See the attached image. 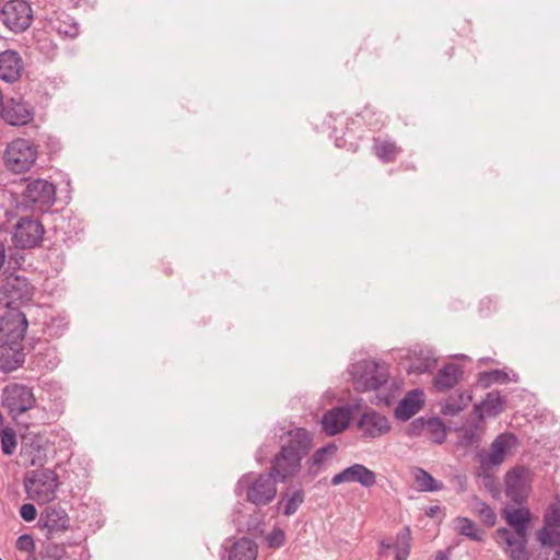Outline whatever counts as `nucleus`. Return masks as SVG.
<instances>
[{
  "label": "nucleus",
  "instance_id": "6e6d98bb",
  "mask_svg": "<svg viewBox=\"0 0 560 560\" xmlns=\"http://www.w3.org/2000/svg\"><path fill=\"white\" fill-rule=\"evenodd\" d=\"M415 370L418 372V373H425L429 371V364H419L415 368Z\"/></svg>",
  "mask_w": 560,
  "mask_h": 560
},
{
  "label": "nucleus",
  "instance_id": "a18cd8bd",
  "mask_svg": "<svg viewBox=\"0 0 560 560\" xmlns=\"http://www.w3.org/2000/svg\"><path fill=\"white\" fill-rule=\"evenodd\" d=\"M16 549L20 551H26L28 553L34 552L35 549V542L31 535L24 534L21 535L16 540Z\"/></svg>",
  "mask_w": 560,
  "mask_h": 560
},
{
  "label": "nucleus",
  "instance_id": "13d9d810",
  "mask_svg": "<svg viewBox=\"0 0 560 560\" xmlns=\"http://www.w3.org/2000/svg\"><path fill=\"white\" fill-rule=\"evenodd\" d=\"M4 108H5V103H3V96H2V94H0V120L2 119Z\"/></svg>",
  "mask_w": 560,
  "mask_h": 560
},
{
  "label": "nucleus",
  "instance_id": "72a5a7b5",
  "mask_svg": "<svg viewBox=\"0 0 560 560\" xmlns=\"http://www.w3.org/2000/svg\"><path fill=\"white\" fill-rule=\"evenodd\" d=\"M415 482L420 491L434 492L443 489V483L438 481L423 468L416 467L412 469Z\"/></svg>",
  "mask_w": 560,
  "mask_h": 560
},
{
  "label": "nucleus",
  "instance_id": "a211bd4d",
  "mask_svg": "<svg viewBox=\"0 0 560 560\" xmlns=\"http://www.w3.org/2000/svg\"><path fill=\"white\" fill-rule=\"evenodd\" d=\"M345 482H358L364 488H371L376 483V475L362 464H353L331 478L332 486Z\"/></svg>",
  "mask_w": 560,
  "mask_h": 560
},
{
  "label": "nucleus",
  "instance_id": "2eb2a0df",
  "mask_svg": "<svg viewBox=\"0 0 560 560\" xmlns=\"http://www.w3.org/2000/svg\"><path fill=\"white\" fill-rule=\"evenodd\" d=\"M38 524L47 530V538L51 539L70 527V517L63 509L49 505L40 513Z\"/></svg>",
  "mask_w": 560,
  "mask_h": 560
},
{
  "label": "nucleus",
  "instance_id": "c85d7f7f",
  "mask_svg": "<svg viewBox=\"0 0 560 560\" xmlns=\"http://www.w3.org/2000/svg\"><path fill=\"white\" fill-rule=\"evenodd\" d=\"M21 458L30 466H43L46 462V450L36 441H22Z\"/></svg>",
  "mask_w": 560,
  "mask_h": 560
},
{
  "label": "nucleus",
  "instance_id": "39448f33",
  "mask_svg": "<svg viewBox=\"0 0 560 560\" xmlns=\"http://www.w3.org/2000/svg\"><path fill=\"white\" fill-rule=\"evenodd\" d=\"M37 147L30 140L18 138L8 143L3 153V164L12 173H25L37 160Z\"/></svg>",
  "mask_w": 560,
  "mask_h": 560
},
{
  "label": "nucleus",
  "instance_id": "5701e85b",
  "mask_svg": "<svg viewBox=\"0 0 560 560\" xmlns=\"http://www.w3.org/2000/svg\"><path fill=\"white\" fill-rule=\"evenodd\" d=\"M463 375L464 370L459 364L446 363L434 376L433 386L440 393L448 392L462 381Z\"/></svg>",
  "mask_w": 560,
  "mask_h": 560
},
{
  "label": "nucleus",
  "instance_id": "864d4df0",
  "mask_svg": "<svg viewBox=\"0 0 560 560\" xmlns=\"http://www.w3.org/2000/svg\"><path fill=\"white\" fill-rule=\"evenodd\" d=\"M5 261V246L0 242V269L3 267Z\"/></svg>",
  "mask_w": 560,
  "mask_h": 560
},
{
  "label": "nucleus",
  "instance_id": "9d476101",
  "mask_svg": "<svg viewBox=\"0 0 560 560\" xmlns=\"http://www.w3.org/2000/svg\"><path fill=\"white\" fill-rule=\"evenodd\" d=\"M44 226L32 217H23L15 224L12 241L16 247L34 248L43 240Z\"/></svg>",
  "mask_w": 560,
  "mask_h": 560
},
{
  "label": "nucleus",
  "instance_id": "a19ab883",
  "mask_svg": "<svg viewBox=\"0 0 560 560\" xmlns=\"http://www.w3.org/2000/svg\"><path fill=\"white\" fill-rule=\"evenodd\" d=\"M0 438H1V450L4 455L13 454L16 447V435L14 431L10 428H4V425L0 429Z\"/></svg>",
  "mask_w": 560,
  "mask_h": 560
},
{
  "label": "nucleus",
  "instance_id": "f3484780",
  "mask_svg": "<svg viewBox=\"0 0 560 560\" xmlns=\"http://www.w3.org/2000/svg\"><path fill=\"white\" fill-rule=\"evenodd\" d=\"M34 116L35 109L28 102L11 97L5 102L2 119L11 126H25Z\"/></svg>",
  "mask_w": 560,
  "mask_h": 560
},
{
  "label": "nucleus",
  "instance_id": "09e8293b",
  "mask_svg": "<svg viewBox=\"0 0 560 560\" xmlns=\"http://www.w3.org/2000/svg\"><path fill=\"white\" fill-rule=\"evenodd\" d=\"M20 516L25 521V522H32L36 518L37 516V511H36V508L31 504V503H24L21 508H20Z\"/></svg>",
  "mask_w": 560,
  "mask_h": 560
},
{
  "label": "nucleus",
  "instance_id": "473e14b6",
  "mask_svg": "<svg viewBox=\"0 0 560 560\" xmlns=\"http://www.w3.org/2000/svg\"><path fill=\"white\" fill-rule=\"evenodd\" d=\"M455 529L462 536L474 541H482L485 532L478 528L477 524L468 517L458 516L455 518Z\"/></svg>",
  "mask_w": 560,
  "mask_h": 560
},
{
  "label": "nucleus",
  "instance_id": "4be33fe9",
  "mask_svg": "<svg viewBox=\"0 0 560 560\" xmlns=\"http://www.w3.org/2000/svg\"><path fill=\"white\" fill-rule=\"evenodd\" d=\"M506 407V399L498 390L489 392L485 399L474 406L477 420L483 421L486 417L493 418L502 413Z\"/></svg>",
  "mask_w": 560,
  "mask_h": 560
},
{
  "label": "nucleus",
  "instance_id": "4d7b16f0",
  "mask_svg": "<svg viewBox=\"0 0 560 560\" xmlns=\"http://www.w3.org/2000/svg\"><path fill=\"white\" fill-rule=\"evenodd\" d=\"M433 560H448V556L443 551H438Z\"/></svg>",
  "mask_w": 560,
  "mask_h": 560
},
{
  "label": "nucleus",
  "instance_id": "aec40b11",
  "mask_svg": "<svg viewBox=\"0 0 560 560\" xmlns=\"http://www.w3.org/2000/svg\"><path fill=\"white\" fill-rule=\"evenodd\" d=\"M497 538L506 545L505 553L510 560H529V553L526 549L527 536H517L510 529L501 527L497 529Z\"/></svg>",
  "mask_w": 560,
  "mask_h": 560
},
{
  "label": "nucleus",
  "instance_id": "f8f14e48",
  "mask_svg": "<svg viewBox=\"0 0 560 560\" xmlns=\"http://www.w3.org/2000/svg\"><path fill=\"white\" fill-rule=\"evenodd\" d=\"M556 504H550L544 515V526L537 532L542 546L560 548V495Z\"/></svg>",
  "mask_w": 560,
  "mask_h": 560
},
{
  "label": "nucleus",
  "instance_id": "5fc2aeb1",
  "mask_svg": "<svg viewBox=\"0 0 560 560\" xmlns=\"http://www.w3.org/2000/svg\"><path fill=\"white\" fill-rule=\"evenodd\" d=\"M377 402L384 404L385 406H389L392 402V398L389 396H380L377 395Z\"/></svg>",
  "mask_w": 560,
  "mask_h": 560
},
{
  "label": "nucleus",
  "instance_id": "7c9ffc66",
  "mask_svg": "<svg viewBox=\"0 0 560 560\" xmlns=\"http://www.w3.org/2000/svg\"><path fill=\"white\" fill-rule=\"evenodd\" d=\"M508 523L515 529V535L527 536V527L530 521L528 509H515L506 515Z\"/></svg>",
  "mask_w": 560,
  "mask_h": 560
},
{
  "label": "nucleus",
  "instance_id": "052dcab7",
  "mask_svg": "<svg viewBox=\"0 0 560 560\" xmlns=\"http://www.w3.org/2000/svg\"><path fill=\"white\" fill-rule=\"evenodd\" d=\"M552 560H560V548H557L555 558Z\"/></svg>",
  "mask_w": 560,
  "mask_h": 560
},
{
  "label": "nucleus",
  "instance_id": "6ab92c4d",
  "mask_svg": "<svg viewBox=\"0 0 560 560\" xmlns=\"http://www.w3.org/2000/svg\"><path fill=\"white\" fill-rule=\"evenodd\" d=\"M24 71V62L21 55L13 49L0 52V80L7 83L18 82Z\"/></svg>",
  "mask_w": 560,
  "mask_h": 560
},
{
  "label": "nucleus",
  "instance_id": "4c0bfd02",
  "mask_svg": "<svg viewBox=\"0 0 560 560\" xmlns=\"http://www.w3.org/2000/svg\"><path fill=\"white\" fill-rule=\"evenodd\" d=\"M425 433L429 440L442 444L446 439L445 424L440 418H430L427 420Z\"/></svg>",
  "mask_w": 560,
  "mask_h": 560
},
{
  "label": "nucleus",
  "instance_id": "37998d69",
  "mask_svg": "<svg viewBox=\"0 0 560 560\" xmlns=\"http://www.w3.org/2000/svg\"><path fill=\"white\" fill-rule=\"evenodd\" d=\"M56 30L59 34L70 38L79 35V25L70 16H67V20L58 21Z\"/></svg>",
  "mask_w": 560,
  "mask_h": 560
},
{
  "label": "nucleus",
  "instance_id": "7ed1b4c3",
  "mask_svg": "<svg viewBox=\"0 0 560 560\" xmlns=\"http://www.w3.org/2000/svg\"><path fill=\"white\" fill-rule=\"evenodd\" d=\"M350 375L353 387L359 393L378 392L388 382V370L385 364L374 360H361L350 368Z\"/></svg>",
  "mask_w": 560,
  "mask_h": 560
},
{
  "label": "nucleus",
  "instance_id": "cd10ccee",
  "mask_svg": "<svg viewBox=\"0 0 560 560\" xmlns=\"http://www.w3.org/2000/svg\"><path fill=\"white\" fill-rule=\"evenodd\" d=\"M472 395L469 390H456L455 395L450 396L441 406V413L454 417L463 411L471 401Z\"/></svg>",
  "mask_w": 560,
  "mask_h": 560
},
{
  "label": "nucleus",
  "instance_id": "0e129e2a",
  "mask_svg": "<svg viewBox=\"0 0 560 560\" xmlns=\"http://www.w3.org/2000/svg\"><path fill=\"white\" fill-rule=\"evenodd\" d=\"M0 560H2V559L0 558Z\"/></svg>",
  "mask_w": 560,
  "mask_h": 560
},
{
  "label": "nucleus",
  "instance_id": "8fccbe9b",
  "mask_svg": "<svg viewBox=\"0 0 560 560\" xmlns=\"http://www.w3.org/2000/svg\"><path fill=\"white\" fill-rule=\"evenodd\" d=\"M358 55H363L364 56V59L365 61H370L373 59V56L375 55L376 56V47L369 44V43H364L360 48H359V52Z\"/></svg>",
  "mask_w": 560,
  "mask_h": 560
},
{
  "label": "nucleus",
  "instance_id": "bf43d9fd",
  "mask_svg": "<svg viewBox=\"0 0 560 560\" xmlns=\"http://www.w3.org/2000/svg\"><path fill=\"white\" fill-rule=\"evenodd\" d=\"M453 55H454V47H451L450 51H446L447 59H451L453 57Z\"/></svg>",
  "mask_w": 560,
  "mask_h": 560
},
{
  "label": "nucleus",
  "instance_id": "dca6fc26",
  "mask_svg": "<svg viewBox=\"0 0 560 560\" xmlns=\"http://www.w3.org/2000/svg\"><path fill=\"white\" fill-rule=\"evenodd\" d=\"M25 362L23 342L0 338V372L10 373Z\"/></svg>",
  "mask_w": 560,
  "mask_h": 560
},
{
  "label": "nucleus",
  "instance_id": "ddd939ff",
  "mask_svg": "<svg viewBox=\"0 0 560 560\" xmlns=\"http://www.w3.org/2000/svg\"><path fill=\"white\" fill-rule=\"evenodd\" d=\"M28 323L24 313L19 308H8L0 316V338L23 342Z\"/></svg>",
  "mask_w": 560,
  "mask_h": 560
},
{
  "label": "nucleus",
  "instance_id": "393cba45",
  "mask_svg": "<svg viewBox=\"0 0 560 560\" xmlns=\"http://www.w3.org/2000/svg\"><path fill=\"white\" fill-rule=\"evenodd\" d=\"M422 396L423 393L420 389L407 393L395 408V417L401 421H407L413 417L423 405Z\"/></svg>",
  "mask_w": 560,
  "mask_h": 560
},
{
  "label": "nucleus",
  "instance_id": "f257e3e1",
  "mask_svg": "<svg viewBox=\"0 0 560 560\" xmlns=\"http://www.w3.org/2000/svg\"><path fill=\"white\" fill-rule=\"evenodd\" d=\"M280 451L271 460L269 472L280 482L294 477L301 469L302 459L313 447V436L304 428H295L281 438Z\"/></svg>",
  "mask_w": 560,
  "mask_h": 560
},
{
  "label": "nucleus",
  "instance_id": "3c124183",
  "mask_svg": "<svg viewBox=\"0 0 560 560\" xmlns=\"http://www.w3.org/2000/svg\"><path fill=\"white\" fill-rule=\"evenodd\" d=\"M392 548H395V542H392L389 540H381L380 541V550H378V556L380 557H386L387 556V550L392 549Z\"/></svg>",
  "mask_w": 560,
  "mask_h": 560
},
{
  "label": "nucleus",
  "instance_id": "c9c22d12",
  "mask_svg": "<svg viewBox=\"0 0 560 560\" xmlns=\"http://www.w3.org/2000/svg\"><path fill=\"white\" fill-rule=\"evenodd\" d=\"M472 512L481 520V522L488 526H494L497 522V515L490 505L481 501L478 497L472 498Z\"/></svg>",
  "mask_w": 560,
  "mask_h": 560
},
{
  "label": "nucleus",
  "instance_id": "c03bdc74",
  "mask_svg": "<svg viewBox=\"0 0 560 560\" xmlns=\"http://www.w3.org/2000/svg\"><path fill=\"white\" fill-rule=\"evenodd\" d=\"M478 476L482 477L483 487L492 494H499V486L495 477L490 472V468L480 469Z\"/></svg>",
  "mask_w": 560,
  "mask_h": 560
},
{
  "label": "nucleus",
  "instance_id": "680f3d73",
  "mask_svg": "<svg viewBox=\"0 0 560 560\" xmlns=\"http://www.w3.org/2000/svg\"><path fill=\"white\" fill-rule=\"evenodd\" d=\"M25 560H37V558L35 557L34 552H32V553H28V556Z\"/></svg>",
  "mask_w": 560,
  "mask_h": 560
},
{
  "label": "nucleus",
  "instance_id": "e2e57ef3",
  "mask_svg": "<svg viewBox=\"0 0 560 560\" xmlns=\"http://www.w3.org/2000/svg\"><path fill=\"white\" fill-rule=\"evenodd\" d=\"M165 272H166L167 275H171V273H172V270H171L170 268H166Z\"/></svg>",
  "mask_w": 560,
  "mask_h": 560
},
{
  "label": "nucleus",
  "instance_id": "603ef678",
  "mask_svg": "<svg viewBox=\"0 0 560 560\" xmlns=\"http://www.w3.org/2000/svg\"><path fill=\"white\" fill-rule=\"evenodd\" d=\"M439 505H431L425 510V515L429 517H434L440 512Z\"/></svg>",
  "mask_w": 560,
  "mask_h": 560
},
{
  "label": "nucleus",
  "instance_id": "20e7f679",
  "mask_svg": "<svg viewBox=\"0 0 560 560\" xmlns=\"http://www.w3.org/2000/svg\"><path fill=\"white\" fill-rule=\"evenodd\" d=\"M25 187L20 195L18 208L37 211H48L56 201V187L52 183L43 179H26Z\"/></svg>",
  "mask_w": 560,
  "mask_h": 560
},
{
  "label": "nucleus",
  "instance_id": "f704fd0d",
  "mask_svg": "<svg viewBox=\"0 0 560 560\" xmlns=\"http://www.w3.org/2000/svg\"><path fill=\"white\" fill-rule=\"evenodd\" d=\"M26 413L28 421L24 422L25 427H39L56 421V413L48 412L45 408L36 406V402Z\"/></svg>",
  "mask_w": 560,
  "mask_h": 560
},
{
  "label": "nucleus",
  "instance_id": "9b49d317",
  "mask_svg": "<svg viewBox=\"0 0 560 560\" xmlns=\"http://www.w3.org/2000/svg\"><path fill=\"white\" fill-rule=\"evenodd\" d=\"M530 492L529 470L517 466L505 475V495L515 504L526 502Z\"/></svg>",
  "mask_w": 560,
  "mask_h": 560
},
{
  "label": "nucleus",
  "instance_id": "49530a36",
  "mask_svg": "<svg viewBox=\"0 0 560 560\" xmlns=\"http://www.w3.org/2000/svg\"><path fill=\"white\" fill-rule=\"evenodd\" d=\"M427 421L423 418L415 419L408 427L407 433L409 436H419L422 432H425Z\"/></svg>",
  "mask_w": 560,
  "mask_h": 560
},
{
  "label": "nucleus",
  "instance_id": "79ce46f5",
  "mask_svg": "<svg viewBox=\"0 0 560 560\" xmlns=\"http://www.w3.org/2000/svg\"><path fill=\"white\" fill-rule=\"evenodd\" d=\"M43 560H69V557L63 545L49 542L44 548Z\"/></svg>",
  "mask_w": 560,
  "mask_h": 560
},
{
  "label": "nucleus",
  "instance_id": "b1692460",
  "mask_svg": "<svg viewBox=\"0 0 560 560\" xmlns=\"http://www.w3.org/2000/svg\"><path fill=\"white\" fill-rule=\"evenodd\" d=\"M349 410L343 407H335L323 416V431L328 435H336L349 425Z\"/></svg>",
  "mask_w": 560,
  "mask_h": 560
},
{
  "label": "nucleus",
  "instance_id": "58836bf2",
  "mask_svg": "<svg viewBox=\"0 0 560 560\" xmlns=\"http://www.w3.org/2000/svg\"><path fill=\"white\" fill-rule=\"evenodd\" d=\"M481 441V428L478 423L464 429L459 436V445L465 448L478 447Z\"/></svg>",
  "mask_w": 560,
  "mask_h": 560
},
{
  "label": "nucleus",
  "instance_id": "6e6552de",
  "mask_svg": "<svg viewBox=\"0 0 560 560\" xmlns=\"http://www.w3.org/2000/svg\"><path fill=\"white\" fill-rule=\"evenodd\" d=\"M35 288L23 276L10 275L0 285V300L8 308H19L32 301Z\"/></svg>",
  "mask_w": 560,
  "mask_h": 560
},
{
  "label": "nucleus",
  "instance_id": "a878e982",
  "mask_svg": "<svg viewBox=\"0 0 560 560\" xmlns=\"http://www.w3.org/2000/svg\"><path fill=\"white\" fill-rule=\"evenodd\" d=\"M226 551L228 560H256L258 546L253 539L242 537L233 541Z\"/></svg>",
  "mask_w": 560,
  "mask_h": 560
},
{
  "label": "nucleus",
  "instance_id": "423d86ee",
  "mask_svg": "<svg viewBox=\"0 0 560 560\" xmlns=\"http://www.w3.org/2000/svg\"><path fill=\"white\" fill-rule=\"evenodd\" d=\"M58 487V476L51 469L34 470L24 479L27 498L38 504L52 501L56 498Z\"/></svg>",
  "mask_w": 560,
  "mask_h": 560
},
{
  "label": "nucleus",
  "instance_id": "e433bc0d",
  "mask_svg": "<svg viewBox=\"0 0 560 560\" xmlns=\"http://www.w3.org/2000/svg\"><path fill=\"white\" fill-rule=\"evenodd\" d=\"M410 529L409 527H405L396 535L395 541V560H407L410 553Z\"/></svg>",
  "mask_w": 560,
  "mask_h": 560
},
{
  "label": "nucleus",
  "instance_id": "2f4dec72",
  "mask_svg": "<svg viewBox=\"0 0 560 560\" xmlns=\"http://www.w3.org/2000/svg\"><path fill=\"white\" fill-rule=\"evenodd\" d=\"M304 491L302 489L295 490L292 494L288 492L283 493L281 499L278 501V509L282 511L283 515H293L300 505L304 502Z\"/></svg>",
  "mask_w": 560,
  "mask_h": 560
},
{
  "label": "nucleus",
  "instance_id": "c756f323",
  "mask_svg": "<svg viewBox=\"0 0 560 560\" xmlns=\"http://www.w3.org/2000/svg\"><path fill=\"white\" fill-rule=\"evenodd\" d=\"M337 451L335 443H330L326 446L319 447L315 453L306 460L308 474L316 476L319 471L320 466L331 457Z\"/></svg>",
  "mask_w": 560,
  "mask_h": 560
},
{
  "label": "nucleus",
  "instance_id": "1a4fd4ad",
  "mask_svg": "<svg viewBox=\"0 0 560 560\" xmlns=\"http://www.w3.org/2000/svg\"><path fill=\"white\" fill-rule=\"evenodd\" d=\"M0 21L12 33L26 31L33 22V10L26 0H9L0 11Z\"/></svg>",
  "mask_w": 560,
  "mask_h": 560
},
{
  "label": "nucleus",
  "instance_id": "412c9836",
  "mask_svg": "<svg viewBox=\"0 0 560 560\" xmlns=\"http://www.w3.org/2000/svg\"><path fill=\"white\" fill-rule=\"evenodd\" d=\"M358 428L364 436L375 439L386 434L390 430V423L385 416L370 410L361 415Z\"/></svg>",
  "mask_w": 560,
  "mask_h": 560
},
{
  "label": "nucleus",
  "instance_id": "bb28decb",
  "mask_svg": "<svg viewBox=\"0 0 560 560\" xmlns=\"http://www.w3.org/2000/svg\"><path fill=\"white\" fill-rule=\"evenodd\" d=\"M372 150L383 163H392L396 161L397 156L401 152V149L395 141L387 138L383 139L381 137L373 139Z\"/></svg>",
  "mask_w": 560,
  "mask_h": 560
},
{
  "label": "nucleus",
  "instance_id": "ea45409f",
  "mask_svg": "<svg viewBox=\"0 0 560 560\" xmlns=\"http://www.w3.org/2000/svg\"><path fill=\"white\" fill-rule=\"evenodd\" d=\"M509 375L503 370H492L489 372H481L478 375V383L482 387H490L492 384H504L509 382Z\"/></svg>",
  "mask_w": 560,
  "mask_h": 560
},
{
  "label": "nucleus",
  "instance_id": "de8ad7c7",
  "mask_svg": "<svg viewBox=\"0 0 560 560\" xmlns=\"http://www.w3.org/2000/svg\"><path fill=\"white\" fill-rule=\"evenodd\" d=\"M284 532L280 528H275L268 535L267 540L270 547H280L284 544Z\"/></svg>",
  "mask_w": 560,
  "mask_h": 560
},
{
  "label": "nucleus",
  "instance_id": "0eeeda50",
  "mask_svg": "<svg viewBox=\"0 0 560 560\" xmlns=\"http://www.w3.org/2000/svg\"><path fill=\"white\" fill-rule=\"evenodd\" d=\"M36 402L32 388L26 385L11 383L3 387L1 394V406L9 415L19 421V418L34 407Z\"/></svg>",
  "mask_w": 560,
  "mask_h": 560
},
{
  "label": "nucleus",
  "instance_id": "f03ea898",
  "mask_svg": "<svg viewBox=\"0 0 560 560\" xmlns=\"http://www.w3.org/2000/svg\"><path fill=\"white\" fill-rule=\"evenodd\" d=\"M277 479L272 474L243 475L237 481L236 493H245L246 501L257 508L270 504L277 495Z\"/></svg>",
  "mask_w": 560,
  "mask_h": 560
},
{
  "label": "nucleus",
  "instance_id": "4468645a",
  "mask_svg": "<svg viewBox=\"0 0 560 560\" xmlns=\"http://www.w3.org/2000/svg\"><path fill=\"white\" fill-rule=\"evenodd\" d=\"M516 442V436L512 433H504L498 435L491 443L489 451H482L478 453L480 463L479 469L491 468L492 466H499L503 463L506 451L511 447L512 443Z\"/></svg>",
  "mask_w": 560,
  "mask_h": 560
}]
</instances>
